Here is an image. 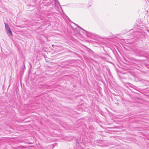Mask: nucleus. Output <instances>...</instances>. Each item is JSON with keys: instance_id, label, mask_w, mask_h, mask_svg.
Instances as JSON below:
<instances>
[{"instance_id": "423d86ee", "label": "nucleus", "mask_w": 149, "mask_h": 149, "mask_svg": "<svg viewBox=\"0 0 149 149\" xmlns=\"http://www.w3.org/2000/svg\"><path fill=\"white\" fill-rule=\"evenodd\" d=\"M147 1H148V2H149V0H147Z\"/></svg>"}, {"instance_id": "f257e3e1", "label": "nucleus", "mask_w": 149, "mask_h": 149, "mask_svg": "<svg viewBox=\"0 0 149 149\" xmlns=\"http://www.w3.org/2000/svg\"><path fill=\"white\" fill-rule=\"evenodd\" d=\"M5 27L6 33L9 36H12V34L11 30L9 27L8 24L6 23H5Z\"/></svg>"}, {"instance_id": "20e7f679", "label": "nucleus", "mask_w": 149, "mask_h": 149, "mask_svg": "<svg viewBox=\"0 0 149 149\" xmlns=\"http://www.w3.org/2000/svg\"><path fill=\"white\" fill-rule=\"evenodd\" d=\"M77 27H79L78 26V25H77ZM79 28H80V27H79ZM80 28L81 29H82L83 30H84V29H83L82 28H80Z\"/></svg>"}, {"instance_id": "39448f33", "label": "nucleus", "mask_w": 149, "mask_h": 149, "mask_svg": "<svg viewBox=\"0 0 149 149\" xmlns=\"http://www.w3.org/2000/svg\"><path fill=\"white\" fill-rule=\"evenodd\" d=\"M147 31H148V32H149V30H147Z\"/></svg>"}, {"instance_id": "f03ea898", "label": "nucleus", "mask_w": 149, "mask_h": 149, "mask_svg": "<svg viewBox=\"0 0 149 149\" xmlns=\"http://www.w3.org/2000/svg\"><path fill=\"white\" fill-rule=\"evenodd\" d=\"M55 5H56L57 7H58L59 6H60L59 2L57 0H55Z\"/></svg>"}, {"instance_id": "7ed1b4c3", "label": "nucleus", "mask_w": 149, "mask_h": 149, "mask_svg": "<svg viewBox=\"0 0 149 149\" xmlns=\"http://www.w3.org/2000/svg\"><path fill=\"white\" fill-rule=\"evenodd\" d=\"M47 3H48L47 4L49 5L52 3V1L50 0H47Z\"/></svg>"}]
</instances>
